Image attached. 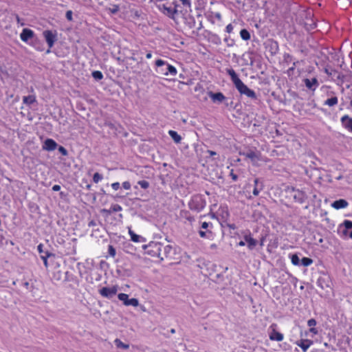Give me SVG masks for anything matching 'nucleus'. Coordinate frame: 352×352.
<instances>
[{
    "mask_svg": "<svg viewBox=\"0 0 352 352\" xmlns=\"http://www.w3.org/2000/svg\"><path fill=\"white\" fill-rule=\"evenodd\" d=\"M228 74L230 76V78L234 85L236 89L239 91L241 94H244L249 98H255L256 94L255 92L249 89L239 78L238 75L235 72V71L229 68L226 69Z\"/></svg>",
    "mask_w": 352,
    "mask_h": 352,
    "instance_id": "f257e3e1",
    "label": "nucleus"
},
{
    "mask_svg": "<svg viewBox=\"0 0 352 352\" xmlns=\"http://www.w3.org/2000/svg\"><path fill=\"white\" fill-rule=\"evenodd\" d=\"M155 65L157 67L156 72L160 74L172 76H175L177 74L176 68L162 59L157 60Z\"/></svg>",
    "mask_w": 352,
    "mask_h": 352,
    "instance_id": "f03ea898",
    "label": "nucleus"
},
{
    "mask_svg": "<svg viewBox=\"0 0 352 352\" xmlns=\"http://www.w3.org/2000/svg\"><path fill=\"white\" fill-rule=\"evenodd\" d=\"M43 35L49 47L47 50V53H50V49L54 46V43L57 40V32L56 30H45L43 32Z\"/></svg>",
    "mask_w": 352,
    "mask_h": 352,
    "instance_id": "7ed1b4c3",
    "label": "nucleus"
},
{
    "mask_svg": "<svg viewBox=\"0 0 352 352\" xmlns=\"http://www.w3.org/2000/svg\"><path fill=\"white\" fill-rule=\"evenodd\" d=\"M118 291V286L113 285L112 287H104L99 289V294L104 298H113Z\"/></svg>",
    "mask_w": 352,
    "mask_h": 352,
    "instance_id": "20e7f679",
    "label": "nucleus"
},
{
    "mask_svg": "<svg viewBox=\"0 0 352 352\" xmlns=\"http://www.w3.org/2000/svg\"><path fill=\"white\" fill-rule=\"evenodd\" d=\"M243 155L249 159L254 165L257 164L258 161H260L261 155L258 151L249 150L247 152L243 153Z\"/></svg>",
    "mask_w": 352,
    "mask_h": 352,
    "instance_id": "39448f33",
    "label": "nucleus"
},
{
    "mask_svg": "<svg viewBox=\"0 0 352 352\" xmlns=\"http://www.w3.org/2000/svg\"><path fill=\"white\" fill-rule=\"evenodd\" d=\"M341 232L344 236H349L352 239V221L345 220L342 227H340Z\"/></svg>",
    "mask_w": 352,
    "mask_h": 352,
    "instance_id": "423d86ee",
    "label": "nucleus"
},
{
    "mask_svg": "<svg viewBox=\"0 0 352 352\" xmlns=\"http://www.w3.org/2000/svg\"><path fill=\"white\" fill-rule=\"evenodd\" d=\"M292 192L294 199L298 203H303L306 199V195L304 192L300 190H296L294 188H292Z\"/></svg>",
    "mask_w": 352,
    "mask_h": 352,
    "instance_id": "0eeeda50",
    "label": "nucleus"
},
{
    "mask_svg": "<svg viewBox=\"0 0 352 352\" xmlns=\"http://www.w3.org/2000/svg\"><path fill=\"white\" fill-rule=\"evenodd\" d=\"M342 126L348 131L352 133V118L348 115L343 116L340 119Z\"/></svg>",
    "mask_w": 352,
    "mask_h": 352,
    "instance_id": "6e6552de",
    "label": "nucleus"
},
{
    "mask_svg": "<svg viewBox=\"0 0 352 352\" xmlns=\"http://www.w3.org/2000/svg\"><path fill=\"white\" fill-rule=\"evenodd\" d=\"M313 343L312 340L308 339H301L295 342L297 346L302 349L303 352H306Z\"/></svg>",
    "mask_w": 352,
    "mask_h": 352,
    "instance_id": "1a4fd4ad",
    "label": "nucleus"
},
{
    "mask_svg": "<svg viewBox=\"0 0 352 352\" xmlns=\"http://www.w3.org/2000/svg\"><path fill=\"white\" fill-rule=\"evenodd\" d=\"M275 327H276V324H274L270 326V327L273 328V329H272V332L269 335V338L271 340H276V341L280 342L284 338L283 334H282L280 332L276 331L274 328Z\"/></svg>",
    "mask_w": 352,
    "mask_h": 352,
    "instance_id": "9d476101",
    "label": "nucleus"
},
{
    "mask_svg": "<svg viewBox=\"0 0 352 352\" xmlns=\"http://www.w3.org/2000/svg\"><path fill=\"white\" fill-rule=\"evenodd\" d=\"M303 82L306 87L312 91L316 90L319 85L318 81L316 78H313L311 79L305 78L303 80Z\"/></svg>",
    "mask_w": 352,
    "mask_h": 352,
    "instance_id": "9b49d317",
    "label": "nucleus"
},
{
    "mask_svg": "<svg viewBox=\"0 0 352 352\" xmlns=\"http://www.w3.org/2000/svg\"><path fill=\"white\" fill-rule=\"evenodd\" d=\"M57 146V143L54 140L48 138L44 142V144L43 145V149L48 151H52L55 150Z\"/></svg>",
    "mask_w": 352,
    "mask_h": 352,
    "instance_id": "f8f14e48",
    "label": "nucleus"
},
{
    "mask_svg": "<svg viewBox=\"0 0 352 352\" xmlns=\"http://www.w3.org/2000/svg\"><path fill=\"white\" fill-rule=\"evenodd\" d=\"M33 36L34 32L32 30L25 28L21 33L20 38L23 41L27 42L29 39L32 38Z\"/></svg>",
    "mask_w": 352,
    "mask_h": 352,
    "instance_id": "ddd939ff",
    "label": "nucleus"
},
{
    "mask_svg": "<svg viewBox=\"0 0 352 352\" xmlns=\"http://www.w3.org/2000/svg\"><path fill=\"white\" fill-rule=\"evenodd\" d=\"M208 95L214 102H222L226 99L224 95L221 92L213 93L210 91Z\"/></svg>",
    "mask_w": 352,
    "mask_h": 352,
    "instance_id": "4468645a",
    "label": "nucleus"
},
{
    "mask_svg": "<svg viewBox=\"0 0 352 352\" xmlns=\"http://www.w3.org/2000/svg\"><path fill=\"white\" fill-rule=\"evenodd\" d=\"M348 206V202L344 199H339L333 201L331 204V206L335 209L339 210L342 208H345Z\"/></svg>",
    "mask_w": 352,
    "mask_h": 352,
    "instance_id": "2eb2a0df",
    "label": "nucleus"
},
{
    "mask_svg": "<svg viewBox=\"0 0 352 352\" xmlns=\"http://www.w3.org/2000/svg\"><path fill=\"white\" fill-rule=\"evenodd\" d=\"M244 239L248 243V247L250 250L254 249L257 245V241L253 239L250 235H245Z\"/></svg>",
    "mask_w": 352,
    "mask_h": 352,
    "instance_id": "dca6fc26",
    "label": "nucleus"
},
{
    "mask_svg": "<svg viewBox=\"0 0 352 352\" xmlns=\"http://www.w3.org/2000/svg\"><path fill=\"white\" fill-rule=\"evenodd\" d=\"M129 234L131 236V241H133V242L140 243L144 242L145 241L142 236L136 234L134 232L131 230V228L129 229Z\"/></svg>",
    "mask_w": 352,
    "mask_h": 352,
    "instance_id": "f3484780",
    "label": "nucleus"
},
{
    "mask_svg": "<svg viewBox=\"0 0 352 352\" xmlns=\"http://www.w3.org/2000/svg\"><path fill=\"white\" fill-rule=\"evenodd\" d=\"M169 135L171 137V138L174 140V142L177 144L179 143L182 140V137L180 135H179L176 131L170 130L168 131Z\"/></svg>",
    "mask_w": 352,
    "mask_h": 352,
    "instance_id": "a211bd4d",
    "label": "nucleus"
},
{
    "mask_svg": "<svg viewBox=\"0 0 352 352\" xmlns=\"http://www.w3.org/2000/svg\"><path fill=\"white\" fill-rule=\"evenodd\" d=\"M23 102L25 104L30 105L36 102V97L34 95L24 96L23 98Z\"/></svg>",
    "mask_w": 352,
    "mask_h": 352,
    "instance_id": "6ab92c4d",
    "label": "nucleus"
},
{
    "mask_svg": "<svg viewBox=\"0 0 352 352\" xmlns=\"http://www.w3.org/2000/svg\"><path fill=\"white\" fill-rule=\"evenodd\" d=\"M338 99L336 96L332 97L331 98H328L324 102V105L329 106V107H333L338 104Z\"/></svg>",
    "mask_w": 352,
    "mask_h": 352,
    "instance_id": "aec40b11",
    "label": "nucleus"
},
{
    "mask_svg": "<svg viewBox=\"0 0 352 352\" xmlns=\"http://www.w3.org/2000/svg\"><path fill=\"white\" fill-rule=\"evenodd\" d=\"M114 344L117 348L122 349H128L129 348V345L128 344H125L122 342L120 339L116 338L114 340Z\"/></svg>",
    "mask_w": 352,
    "mask_h": 352,
    "instance_id": "412c9836",
    "label": "nucleus"
},
{
    "mask_svg": "<svg viewBox=\"0 0 352 352\" xmlns=\"http://www.w3.org/2000/svg\"><path fill=\"white\" fill-rule=\"evenodd\" d=\"M240 36L241 38L244 41H248L249 39H250V34L249 32L245 29H243L241 30Z\"/></svg>",
    "mask_w": 352,
    "mask_h": 352,
    "instance_id": "4be33fe9",
    "label": "nucleus"
},
{
    "mask_svg": "<svg viewBox=\"0 0 352 352\" xmlns=\"http://www.w3.org/2000/svg\"><path fill=\"white\" fill-rule=\"evenodd\" d=\"M52 254L48 252H45L44 254L41 255V259L43 261L44 265L46 268L48 267L47 258L51 256Z\"/></svg>",
    "mask_w": 352,
    "mask_h": 352,
    "instance_id": "5701e85b",
    "label": "nucleus"
},
{
    "mask_svg": "<svg viewBox=\"0 0 352 352\" xmlns=\"http://www.w3.org/2000/svg\"><path fill=\"white\" fill-rule=\"evenodd\" d=\"M139 305V301L137 298H131L129 299L127 302H126V306H133V307H138Z\"/></svg>",
    "mask_w": 352,
    "mask_h": 352,
    "instance_id": "b1692460",
    "label": "nucleus"
},
{
    "mask_svg": "<svg viewBox=\"0 0 352 352\" xmlns=\"http://www.w3.org/2000/svg\"><path fill=\"white\" fill-rule=\"evenodd\" d=\"M301 263L303 266L307 267L313 263V260L307 257H304L301 259Z\"/></svg>",
    "mask_w": 352,
    "mask_h": 352,
    "instance_id": "393cba45",
    "label": "nucleus"
},
{
    "mask_svg": "<svg viewBox=\"0 0 352 352\" xmlns=\"http://www.w3.org/2000/svg\"><path fill=\"white\" fill-rule=\"evenodd\" d=\"M118 298L120 300L122 301L124 305H126V302H127L129 300V296L124 293H120L118 294Z\"/></svg>",
    "mask_w": 352,
    "mask_h": 352,
    "instance_id": "a878e982",
    "label": "nucleus"
},
{
    "mask_svg": "<svg viewBox=\"0 0 352 352\" xmlns=\"http://www.w3.org/2000/svg\"><path fill=\"white\" fill-rule=\"evenodd\" d=\"M292 263L294 265H298L300 263V259L297 254H292L291 256Z\"/></svg>",
    "mask_w": 352,
    "mask_h": 352,
    "instance_id": "bb28decb",
    "label": "nucleus"
},
{
    "mask_svg": "<svg viewBox=\"0 0 352 352\" xmlns=\"http://www.w3.org/2000/svg\"><path fill=\"white\" fill-rule=\"evenodd\" d=\"M263 185L262 183H261V185L260 186H254V189H253V195L254 196H258L260 193V192L263 190Z\"/></svg>",
    "mask_w": 352,
    "mask_h": 352,
    "instance_id": "cd10ccee",
    "label": "nucleus"
},
{
    "mask_svg": "<svg viewBox=\"0 0 352 352\" xmlns=\"http://www.w3.org/2000/svg\"><path fill=\"white\" fill-rule=\"evenodd\" d=\"M199 234L201 238H207L209 239L211 236V232L210 231H203L199 230Z\"/></svg>",
    "mask_w": 352,
    "mask_h": 352,
    "instance_id": "c85d7f7f",
    "label": "nucleus"
},
{
    "mask_svg": "<svg viewBox=\"0 0 352 352\" xmlns=\"http://www.w3.org/2000/svg\"><path fill=\"white\" fill-rule=\"evenodd\" d=\"M103 179V177L102 175L99 174L98 173H96L94 175V177H93V181L94 183L97 184L99 182H100L102 179Z\"/></svg>",
    "mask_w": 352,
    "mask_h": 352,
    "instance_id": "c756f323",
    "label": "nucleus"
},
{
    "mask_svg": "<svg viewBox=\"0 0 352 352\" xmlns=\"http://www.w3.org/2000/svg\"><path fill=\"white\" fill-rule=\"evenodd\" d=\"M92 76L96 80H101L103 78V75L100 71H95L92 73Z\"/></svg>",
    "mask_w": 352,
    "mask_h": 352,
    "instance_id": "7c9ffc66",
    "label": "nucleus"
},
{
    "mask_svg": "<svg viewBox=\"0 0 352 352\" xmlns=\"http://www.w3.org/2000/svg\"><path fill=\"white\" fill-rule=\"evenodd\" d=\"M138 184L141 186L143 189H147L149 187V183L146 180H141L138 182Z\"/></svg>",
    "mask_w": 352,
    "mask_h": 352,
    "instance_id": "2f4dec72",
    "label": "nucleus"
},
{
    "mask_svg": "<svg viewBox=\"0 0 352 352\" xmlns=\"http://www.w3.org/2000/svg\"><path fill=\"white\" fill-rule=\"evenodd\" d=\"M110 210L112 212H116L121 211L122 210V208L121 206H120L118 204H113L111 206Z\"/></svg>",
    "mask_w": 352,
    "mask_h": 352,
    "instance_id": "473e14b6",
    "label": "nucleus"
},
{
    "mask_svg": "<svg viewBox=\"0 0 352 352\" xmlns=\"http://www.w3.org/2000/svg\"><path fill=\"white\" fill-rule=\"evenodd\" d=\"M197 198H195L192 200V201L190 203V208L191 210H199L201 208H203V206H201L200 208H198L195 206H194V203L195 201H197Z\"/></svg>",
    "mask_w": 352,
    "mask_h": 352,
    "instance_id": "72a5a7b5",
    "label": "nucleus"
},
{
    "mask_svg": "<svg viewBox=\"0 0 352 352\" xmlns=\"http://www.w3.org/2000/svg\"><path fill=\"white\" fill-rule=\"evenodd\" d=\"M108 252H109V255L112 257H114L116 254V250L112 245H109Z\"/></svg>",
    "mask_w": 352,
    "mask_h": 352,
    "instance_id": "f704fd0d",
    "label": "nucleus"
},
{
    "mask_svg": "<svg viewBox=\"0 0 352 352\" xmlns=\"http://www.w3.org/2000/svg\"><path fill=\"white\" fill-rule=\"evenodd\" d=\"M58 151L63 155H67V151L63 146H59Z\"/></svg>",
    "mask_w": 352,
    "mask_h": 352,
    "instance_id": "c9c22d12",
    "label": "nucleus"
},
{
    "mask_svg": "<svg viewBox=\"0 0 352 352\" xmlns=\"http://www.w3.org/2000/svg\"><path fill=\"white\" fill-rule=\"evenodd\" d=\"M122 187L126 189V190H129L131 189V184L129 182H124L122 183Z\"/></svg>",
    "mask_w": 352,
    "mask_h": 352,
    "instance_id": "e433bc0d",
    "label": "nucleus"
},
{
    "mask_svg": "<svg viewBox=\"0 0 352 352\" xmlns=\"http://www.w3.org/2000/svg\"><path fill=\"white\" fill-rule=\"evenodd\" d=\"M182 4L185 6H187V7H190L191 6V2H190V0H179Z\"/></svg>",
    "mask_w": 352,
    "mask_h": 352,
    "instance_id": "4c0bfd02",
    "label": "nucleus"
},
{
    "mask_svg": "<svg viewBox=\"0 0 352 352\" xmlns=\"http://www.w3.org/2000/svg\"><path fill=\"white\" fill-rule=\"evenodd\" d=\"M307 324L309 327H314L316 324V321L314 319H309L307 322Z\"/></svg>",
    "mask_w": 352,
    "mask_h": 352,
    "instance_id": "58836bf2",
    "label": "nucleus"
},
{
    "mask_svg": "<svg viewBox=\"0 0 352 352\" xmlns=\"http://www.w3.org/2000/svg\"><path fill=\"white\" fill-rule=\"evenodd\" d=\"M66 18L68 21L72 20V12L71 10H68L66 12Z\"/></svg>",
    "mask_w": 352,
    "mask_h": 352,
    "instance_id": "ea45409f",
    "label": "nucleus"
},
{
    "mask_svg": "<svg viewBox=\"0 0 352 352\" xmlns=\"http://www.w3.org/2000/svg\"><path fill=\"white\" fill-rule=\"evenodd\" d=\"M111 187L114 190H118L120 188V183L114 182V183L111 184Z\"/></svg>",
    "mask_w": 352,
    "mask_h": 352,
    "instance_id": "a19ab883",
    "label": "nucleus"
},
{
    "mask_svg": "<svg viewBox=\"0 0 352 352\" xmlns=\"http://www.w3.org/2000/svg\"><path fill=\"white\" fill-rule=\"evenodd\" d=\"M209 226L212 227V223H211L203 222L201 223V228L202 229H207Z\"/></svg>",
    "mask_w": 352,
    "mask_h": 352,
    "instance_id": "79ce46f5",
    "label": "nucleus"
},
{
    "mask_svg": "<svg viewBox=\"0 0 352 352\" xmlns=\"http://www.w3.org/2000/svg\"><path fill=\"white\" fill-rule=\"evenodd\" d=\"M226 30L228 33H231L233 30L232 25L231 23L228 24L226 28Z\"/></svg>",
    "mask_w": 352,
    "mask_h": 352,
    "instance_id": "37998d69",
    "label": "nucleus"
},
{
    "mask_svg": "<svg viewBox=\"0 0 352 352\" xmlns=\"http://www.w3.org/2000/svg\"><path fill=\"white\" fill-rule=\"evenodd\" d=\"M43 245L42 244H39L37 247V250L38 252L41 254H44L45 252H43Z\"/></svg>",
    "mask_w": 352,
    "mask_h": 352,
    "instance_id": "c03bdc74",
    "label": "nucleus"
},
{
    "mask_svg": "<svg viewBox=\"0 0 352 352\" xmlns=\"http://www.w3.org/2000/svg\"><path fill=\"white\" fill-rule=\"evenodd\" d=\"M213 15L218 21H221L222 17L221 13L215 12L213 14Z\"/></svg>",
    "mask_w": 352,
    "mask_h": 352,
    "instance_id": "a18cd8bd",
    "label": "nucleus"
},
{
    "mask_svg": "<svg viewBox=\"0 0 352 352\" xmlns=\"http://www.w3.org/2000/svg\"><path fill=\"white\" fill-rule=\"evenodd\" d=\"M164 250L166 253H169V252L172 250V248L170 245H166L164 247Z\"/></svg>",
    "mask_w": 352,
    "mask_h": 352,
    "instance_id": "49530a36",
    "label": "nucleus"
},
{
    "mask_svg": "<svg viewBox=\"0 0 352 352\" xmlns=\"http://www.w3.org/2000/svg\"><path fill=\"white\" fill-rule=\"evenodd\" d=\"M60 189V186L59 185H54L52 187V190L54 191H58Z\"/></svg>",
    "mask_w": 352,
    "mask_h": 352,
    "instance_id": "de8ad7c7",
    "label": "nucleus"
},
{
    "mask_svg": "<svg viewBox=\"0 0 352 352\" xmlns=\"http://www.w3.org/2000/svg\"><path fill=\"white\" fill-rule=\"evenodd\" d=\"M309 331H310L311 333H312L313 334H314V335H316V334L318 333V331H317V329H316V328H314V327H313V328H311V329H309Z\"/></svg>",
    "mask_w": 352,
    "mask_h": 352,
    "instance_id": "09e8293b",
    "label": "nucleus"
},
{
    "mask_svg": "<svg viewBox=\"0 0 352 352\" xmlns=\"http://www.w3.org/2000/svg\"><path fill=\"white\" fill-rule=\"evenodd\" d=\"M254 182V186H260L261 184H260L259 179L258 178L255 179Z\"/></svg>",
    "mask_w": 352,
    "mask_h": 352,
    "instance_id": "8fccbe9b",
    "label": "nucleus"
},
{
    "mask_svg": "<svg viewBox=\"0 0 352 352\" xmlns=\"http://www.w3.org/2000/svg\"><path fill=\"white\" fill-rule=\"evenodd\" d=\"M16 19L18 23H19L21 25H23L24 23L21 22V19L18 15H16Z\"/></svg>",
    "mask_w": 352,
    "mask_h": 352,
    "instance_id": "3c124183",
    "label": "nucleus"
},
{
    "mask_svg": "<svg viewBox=\"0 0 352 352\" xmlns=\"http://www.w3.org/2000/svg\"><path fill=\"white\" fill-rule=\"evenodd\" d=\"M230 175L234 181L237 179V176L234 175L232 172H231Z\"/></svg>",
    "mask_w": 352,
    "mask_h": 352,
    "instance_id": "603ef678",
    "label": "nucleus"
},
{
    "mask_svg": "<svg viewBox=\"0 0 352 352\" xmlns=\"http://www.w3.org/2000/svg\"><path fill=\"white\" fill-rule=\"evenodd\" d=\"M146 57L148 59L151 58V57H152V54H151V52H148V53H147V54H146Z\"/></svg>",
    "mask_w": 352,
    "mask_h": 352,
    "instance_id": "864d4df0",
    "label": "nucleus"
},
{
    "mask_svg": "<svg viewBox=\"0 0 352 352\" xmlns=\"http://www.w3.org/2000/svg\"><path fill=\"white\" fill-rule=\"evenodd\" d=\"M245 241H241L239 243V245L240 246H244L245 245Z\"/></svg>",
    "mask_w": 352,
    "mask_h": 352,
    "instance_id": "5fc2aeb1",
    "label": "nucleus"
},
{
    "mask_svg": "<svg viewBox=\"0 0 352 352\" xmlns=\"http://www.w3.org/2000/svg\"><path fill=\"white\" fill-rule=\"evenodd\" d=\"M208 153H210V155L211 156L212 155H216V153L214 151H208Z\"/></svg>",
    "mask_w": 352,
    "mask_h": 352,
    "instance_id": "6e6d98bb",
    "label": "nucleus"
},
{
    "mask_svg": "<svg viewBox=\"0 0 352 352\" xmlns=\"http://www.w3.org/2000/svg\"><path fill=\"white\" fill-rule=\"evenodd\" d=\"M350 106L352 107V100L350 101Z\"/></svg>",
    "mask_w": 352,
    "mask_h": 352,
    "instance_id": "4d7b16f0",
    "label": "nucleus"
},
{
    "mask_svg": "<svg viewBox=\"0 0 352 352\" xmlns=\"http://www.w3.org/2000/svg\"><path fill=\"white\" fill-rule=\"evenodd\" d=\"M171 333H175V329H171Z\"/></svg>",
    "mask_w": 352,
    "mask_h": 352,
    "instance_id": "13d9d810",
    "label": "nucleus"
},
{
    "mask_svg": "<svg viewBox=\"0 0 352 352\" xmlns=\"http://www.w3.org/2000/svg\"><path fill=\"white\" fill-rule=\"evenodd\" d=\"M352 3V0H349Z\"/></svg>",
    "mask_w": 352,
    "mask_h": 352,
    "instance_id": "bf43d9fd",
    "label": "nucleus"
}]
</instances>
